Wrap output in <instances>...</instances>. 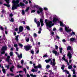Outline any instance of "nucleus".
<instances>
[{"label": "nucleus", "mask_w": 77, "mask_h": 77, "mask_svg": "<svg viewBox=\"0 0 77 77\" xmlns=\"http://www.w3.org/2000/svg\"><path fill=\"white\" fill-rule=\"evenodd\" d=\"M50 20H53V18L52 16H51L50 17Z\"/></svg>", "instance_id": "6e6d98bb"}, {"label": "nucleus", "mask_w": 77, "mask_h": 77, "mask_svg": "<svg viewBox=\"0 0 77 77\" xmlns=\"http://www.w3.org/2000/svg\"><path fill=\"white\" fill-rule=\"evenodd\" d=\"M65 55H64L62 58L63 60H64L67 63V65H69V63H68V61L67 60L65 59Z\"/></svg>", "instance_id": "1a4fd4ad"}, {"label": "nucleus", "mask_w": 77, "mask_h": 77, "mask_svg": "<svg viewBox=\"0 0 77 77\" xmlns=\"http://www.w3.org/2000/svg\"><path fill=\"white\" fill-rule=\"evenodd\" d=\"M10 58H11V57L10 56H8L7 58V61H8V62H9Z\"/></svg>", "instance_id": "a878e982"}, {"label": "nucleus", "mask_w": 77, "mask_h": 77, "mask_svg": "<svg viewBox=\"0 0 77 77\" xmlns=\"http://www.w3.org/2000/svg\"><path fill=\"white\" fill-rule=\"evenodd\" d=\"M9 16L11 17H13V16H14V15H13V14H12V13H11L10 14Z\"/></svg>", "instance_id": "a19ab883"}, {"label": "nucleus", "mask_w": 77, "mask_h": 77, "mask_svg": "<svg viewBox=\"0 0 77 77\" xmlns=\"http://www.w3.org/2000/svg\"><path fill=\"white\" fill-rule=\"evenodd\" d=\"M29 9H30V7H28L26 8V9L25 10V12H28V11L29 10Z\"/></svg>", "instance_id": "5701e85b"}, {"label": "nucleus", "mask_w": 77, "mask_h": 77, "mask_svg": "<svg viewBox=\"0 0 77 77\" xmlns=\"http://www.w3.org/2000/svg\"><path fill=\"white\" fill-rule=\"evenodd\" d=\"M23 29H24L23 28V27L20 26L19 27V31L20 32H22Z\"/></svg>", "instance_id": "f8f14e48"}, {"label": "nucleus", "mask_w": 77, "mask_h": 77, "mask_svg": "<svg viewBox=\"0 0 77 77\" xmlns=\"http://www.w3.org/2000/svg\"><path fill=\"white\" fill-rule=\"evenodd\" d=\"M14 20L13 18H11V20H10V21H11V22H14Z\"/></svg>", "instance_id": "79ce46f5"}, {"label": "nucleus", "mask_w": 77, "mask_h": 77, "mask_svg": "<svg viewBox=\"0 0 77 77\" xmlns=\"http://www.w3.org/2000/svg\"><path fill=\"white\" fill-rule=\"evenodd\" d=\"M27 77H30V75H29V74H27L26 75Z\"/></svg>", "instance_id": "774afa93"}, {"label": "nucleus", "mask_w": 77, "mask_h": 77, "mask_svg": "<svg viewBox=\"0 0 77 77\" xmlns=\"http://www.w3.org/2000/svg\"><path fill=\"white\" fill-rule=\"evenodd\" d=\"M31 53H32V54H34V51H33V50H31Z\"/></svg>", "instance_id": "de8ad7c7"}, {"label": "nucleus", "mask_w": 77, "mask_h": 77, "mask_svg": "<svg viewBox=\"0 0 77 77\" xmlns=\"http://www.w3.org/2000/svg\"><path fill=\"white\" fill-rule=\"evenodd\" d=\"M68 56L69 57V59H71V57H72V56L71 55V54L69 52L67 54Z\"/></svg>", "instance_id": "2eb2a0df"}, {"label": "nucleus", "mask_w": 77, "mask_h": 77, "mask_svg": "<svg viewBox=\"0 0 77 77\" xmlns=\"http://www.w3.org/2000/svg\"><path fill=\"white\" fill-rule=\"evenodd\" d=\"M72 49V48H71L70 46H69L67 47V50H71Z\"/></svg>", "instance_id": "4be33fe9"}, {"label": "nucleus", "mask_w": 77, "mask_h": 77, "mask_svg": "<svg viewBox=\"0 0 77 77\" xmlns=\"http://www.w3.org/2000/svg\"><path fill=\"white\" fill-rule=\"evenodd\" d=\"M45 23L46 24L47 29H48L50 31L51 29H49V28H51V27H52V26L54 25L53 23H52V21H48L47 19H45Z\"/></svg>", "instance_id": "f257e3e1"}, {"label": "nucleus", "mask_w": 77, "mask_h": 77, "mask_svg": "<svg viewBox=\"0 0 77 77\" xmlns=\"http://www.w3.org/2000/svg\"><path fill=\"white\" fill-rule=\"evenodd\" d=\"M40 21L41 24V26H42L44 25V24L43 23V21H42V19H40Z\"/></svg>", "instance_id": "dca6fc26"}, {"label": "nucleus", "mask_w": 77, "mask_h": 77, "mask_svg": "<svg viewBox=\"0 0 77 77\" xmlns=\"http://www.w3.org/2000/svg\"><path fill=\"white\" fill-rule=\"evenodd\" d=\"M17 68H22V66H20V65H17Z\"/></svg>", "instance_id": "58836bf2"}, {"label": "nucleus", "mask_w": 77, "mask_h": 77, "mask_svg": "<svg viewBox=\"0 0 77 77\" xmlns=\"http://www.w3.org/2000/svg\"><path fill=\"white\" fill-rule=\"evenodd\" d=\"M18 28H15V31H18Z\"/></svg>", "instance_id": "680f3d73"}, {"label": "nucleus", "mask_w": 77, "mask_h": 77, "mask_svg": "<svg viewBox=\"0 0 77 77\" xmlns=\"http://www.w3.org/2000/svg\"><path fill=\"white\" fill-rule=\"evenodd\" d=\"M18 57L19 58H22V57H23L22 54H21L20 55H18Z\"/></svg>", "instance_id": "bb28decb"}, {"label": "nucleus", "mask_w": 77, "mask_h": 77, "mask_svg": "<svg viewBox=\"0 0 77 77\" xmlns=\"http://www.w3.org/2000/svg\"><path fill=\"white\" fill-rule=\"evenodd\" d=\"M63 72H66L67 73V74H69V72L67 70H63Z\"/></svg>", "instance_id": "412c9836"}, {"label": "nucleus", "mask_w": 77, "mask_h": 77, "mask_svg": "<svg viewBox=\"0 0 77 77\" xmlns=\"http://www.w3.org/2000/svg\"><path fill=\"white\" fill-rule=\"evenodd\" d=\"M7 48H7V46H6L3 47L1 49V54H5V50H6Z\"/></svg>", "instance_id": "39448f33"}, {"label": "nucleus", "mask_w": 77, "mask_h": 77, "mask_svg": "<svg viewBox=\"0 0 77 77\" xmlns=\"http://www.w3.org/2000/svg\"><path fill=\"white\" fill-rule=\"evenodd\" d=\"M35 8H37L38 9L37 12L38 14H39L40 12L42 13V12L43 10H42V8L41 7H39L38 5H35Z\"/></svg>", "instance_id": "20e7f679"}, {"label": "nucleus", "mask_w": 77, "mask_h": 77, "mask_svg": "<svg viewBox=\"0 0 77 77\" xmlns=\"http://www.w3.org/2000/svg\"><path fill=\"white\" fill-rule=\"evenodd\" d=\"M2 71H3V73H4V74H5V73H6V71H5V69H4L3 66H2Z\"/></svg>", "instance_id": "aec40b11"}, {"label": "nucleus", "mask_w": 77, "mask_h": 77, "mask_svg": "<svg viewBox=\"0 0 77 77\" xmlns=\"http://www.w3.org/2000/svg\"><path fill=\"white\" fill-rule=\"evenodd\" d=\"M37 71L38 70H37V69H32L31 70L32 72H37Z\"/></svg>", "instance_id": "b1692460"}, {"label": "nucleus", "mask_w": 77, "mask_h": 77, "mask_svg": "<svg viewBox=\"0 0 77 77\" xmlns=\"http://www.w3.org/2000/svg\"><path fill=\"white\" fill-rule=\"evenodd\" d=\"M49 68H50V65H47L46 66V68L48 69Z\"/></svg>", "instance_id": "72a5a7b5"}, {"label": "nucleus", "mask_w": 77, "mask_h": 77, "mask_svg": "<svg viewBox=\"0 0 77 77\" xmlns=\"http://www.w3.org/2000/svg\"><path fill=\"white\" fill-rule=\"evenodd\" d=\"M22 15H24L25 14V12H24V10H22Z\"/></svg>", "instance_id": "ea45409f"}, {"label": "nucleus", "mask_w": 77, "mask_h": 77, "mask_svg": "<svg viewBox=\"0 0 77 77\" xmlns=\"http://www.w3.org/2000/svg\"><path fill=\"white\" fill-rule=\"evenodd\" d=\"M20 6H21L22 8H24V6H25V5H24V4L22 2H20Z\"/></svg>", "instance_id": "6ab92c4d"}, {"label": "nucleus", "mask_w": 77, "mask_h": 77, "mask_svg": "<svg viewBox=\"0 0 77 77\" xmlns=\"http://www.w3.org/2000/svg\"><path fill=\"white\" fill-rule=\"evenodd\" d=\"M21 64H23V63H24V60H21Z\"/></svg>", "instance_id": "49530a36"}, {"label": "nucleus", "mask_w": 77, "mask_h": 77, "mask_svg": "<svg viewBox=\"0 0 77 77\" xmlns=\"http://www.w3.org/2000/svg\"><path fill=\"white\" fill-rule=\"evenodd\" d=\"M18 45L19 46H20V47H21V48H22V47H23V45L21 44L20 43H19L18 44Z\"/></svg>", "instance_id": "c756f323"}, {"label": "nucleus", "mask_w": 77, "mask_h": 77, "mask_svg": "<svg viewBox=\"0 0 77 77\" xmlns=\"http://www.w3.org/2000/svg\"><path fill=\"white\" fill-rule=\"evenodd\" d=\"M55 47L56 49L57 50V49H58V46H57V45H55Z\"/></svg>", "instance_id": "bf43d9fd"}, {"label": "nucleus", "mask_w": 77, "mask_h": 77, "mask_svg": "<svg viewBox=\"0 0 77 77\" xmlns=\"http://www.w3.org/2000/svg\"><path fill=\"white\" fill-rule=\"evenodd\" d=\"M57 21H58V19L57 18V16L56 15H53V22H56Z\"/></svg>", "instance_id": "6e6552de"}, {"label": "nucleus", "mask_w": 77, "mask_h": 77, "mask_svg": "<svg viewBox=\"0 0 77 77\" xmlns=\"http://www.w3.org/2000/svg\"><path fill=\"white\" fill-rule=\"evenodd\" d=\"M52 53L54 54L55 56H59V53H58L57 51H56L55 50H53L52 51Z\"/></svg>", "instance_id": "9d476101"}, {"label": "nucleus", "mask_w": 77, "mask_h": 77, "mask_svg": "<svg viewBox=\"0 0 77 77\" xmlns=\"http://www.w3.org/2000/svg\"><path fill=\"white\" fill-rule=\"evenodd\" d=\"M51 60V59H49L48 60H45V62L47 63L49 62L50 61H51V63H50V65H51L52 66V67L53 68H55V69H56V66H55L56 65V62H55V59H53V62H52Z\"/></svg>", "instance_id": "7ed1b4c3"}, {"label": "nucleus", "mask_w": 77, "mask_h": 77, "mask_svg": "<svg viewBox=\"0 0 77 77\" xmlns=\"http://www.w3.org/2000/svg\"><path fill=\"white\" fill-rule=\"evenodd\" d=\"M43 57H47V54H46L43 56Z\"/></svg>", "instance_id": "8fccbe9b"}, {"label": "nucleus", "mask_w": 77, "mask_h": 77, "mask_svg": "<svg viewBox=\"0 0 77 77\" xmlns=\"http://www.w3.org/2000/svg\"><path fill=\"white\" fill-rule=\"evenodd\" d=\"M69 27H65V30L67 32H71V29H69Z\"/></svg>", "instance_id": "9b49d317"}, {"label": "nucleus", "mask_w": 77, "mask_h": 77, "mask_svg": "<svg viewBox=\"0 0 77 77\" xmlns=\"http://www.w3.org/2000/svg\"><path fill=\"white\" fill-rule=\"evenodd\" d=\"M33 36L34 37H36L37 35L36 34V33H34Z\"/></svg>", "instance_id": "c03bdc74"}, {"label": "nucleus", "mask_w": 77, "mask_h": 77, "mask_svg": "<svg viewBox=\"0 0 77 77\" xmlns=\"http://www.w3.org/2000/svg\"><path fill=\"white\" fill-rule=\"evenodd\" d=\"M0 29L2 30H3V28L2 26H0Z\"/></svg>", "instance_id": "69168bd1"}, {"label": "nucleus", "mask_w": 77, "mask_h": 77, "mask_svg": "<svg viewBox=\"0 0 77 77\" xmlns=\"http://www.w3.org/2000/svg\"><path fill=\"white\" fill-rule=\"evenodd\" d=\"M39 53V50H37L36 51V54H38Z\"/></svg>", "instance_id": "13d9d810"}, {"label": "nucleus", "mask_w": 77, "mask_h": 77, "mask_svg": "<svg viewBox=\"0 0 77 77\" xmlns=\"http://www.w3.org/2000/svg\"><path fill=\"white\" fill-rule=\"evenodd\" d=\"M5 1H6V3H8V4H4V5L5 6H7L8 8H10L11 5L9 4V0H5Z\"/></svg>", "instance_id": "0eeeda50"}, {"label": "nucleus", "mask_w": 77, "mask_h": 77, "mask_svg": "<svg viewBox=\"0 0 77 77\" xmlns=\"http://www.w3.org/2000/svg\"><path fill=\"white\" fill-rule=\"evenodd\" d=\"M51 35H52V36H53L54 35V32H53V31H52L51 33Z\"/></svg>", "instance_id": "a18cd8bd"}, {"label": "nucleus", "mask_w": 77, "mask_h": 77, "mask_svg": "<svg viewBox=\"0 0 77 77\" xmlns=\"http://www.w3.org/2000/svg\"><path fill=\"white\" fill-rule=\"evenodd\" d=\"M32 47L30 45H28V46H24V48L26 51L29 50Z\"/></svg>", "instance_id": "423d86ee"}, {"label": "nucleus", "mask_w": 77, "mask_h": 77, "mask_svg": "<svg viewBox=\"0 0 77 77\" xmlns=\"http://www.w3.org/2000/svg\"><path fill=\"white\" fill-rule=\"evenodd\" d=\"M44 10H45V11H47V10H48V8H46V7H44Z\"/></svg>", "instance_id": "09e8293b"}, {"label": "nucleus", "mask_w": 77, "mask_h": 77, "mask_svg": "<svg viewBox=\"0 0 77 77\" xmlns=\"http://www.w3.org/2000/svg\"><path fill=\"white\" fill-rule=\"evenodd\" d=\"M42 68V66L41 64H38V66H34V68L35 69H37L38 68Z\"/></svg>", "instance_id": "ddd939ff"}, {"label": "nucleus", "mask_w": 77, "mask_h": 77, "mask_svg": "<svg viewBox=\"0 0 77 77\" xmlns=\"http://www.w3.org/2000/svg\"><path fill=\"white\" fill-rule=\"evenodd\" d=\"M19 75L20 77H23V75H21L20 74H19Z\"/></svg>", "instance_id": "052dcab7"}, {"label": "nucleus", "mask_w": 77, "mask_h": 77, "mask_svg": "<svg viewBox=\"0 0 77 77\" xmlns=\"http://www.w3.org/2000/svg\"><path fill=\"white\" fill-rule=\"evenodd\" d=\"M26 29L27 30H30V28L28 26H26Z\"/></svg>", "instance_id": "3c124183"}, {"label": "nucleus", "mask_w": 77, "mask_h": 77, "mask_svg": "<svg viewBox=\"0 0 77 77\" xmlns=\"http://www.w3.org/2000/svg\"><path fill=\"white\" fill-rule=\"evenodd\" d=\"M35 22L37 24V27H39L40 25H41V24H40V22L39 21H38L37 22H36V18L34 20Z\"/></svg>", "instance_id": "4468645a"}, {"label": "nucleus", "mask_w": 77, "mask_h": 77, "mask_svg": "<svg viewBox=\"0 0 77 77\" xmlns=\"http://www.w3.org/2000/svg\"><path fill=\"white\" fill-rule=\"evenodd\" d=\"M72 35H75V32H72Z\"/></svg>", "instance_id": "e2e57ef3"}, {"label": "nucleus", "mask_w": 77, "mask_h": 77, "mask_svg": "<svg viewBox=\"0 0 77 77\" xmlns=\"http://www.w3.org/2000/svg\"><path fill=\"white\" fill-rule=\"evenodd\" d=\"M62 42H66V40L65 39H63L62 40Z\"/></svg>", "instance_id": "5fc2aeb1"}, {"label": "nucleus", "mask_w": 77, "mask_h": 77, "mask_svg": "<svg viewBox=\"0 0 77 77\" xmlns=\"http://www.w3.org/2000/svg\"><path fill=\"white\" fill-rule=\"evenodd\" d=\"M60 26H63V22L60 21Z\"/></svg>", "instance_id": "cd10ccee"}, {"label": "nucleus", "mask_w": 77, "mask_h": 77, "mask_svg": "<svg viewBox=\"0 0 77 77\" xmlns=\"http://www.w3.org/2000/svg\"><path fill=\"white\" fill-rule=\"evenodd\" d=\"M30 76H31V77H36V75H33L32 74H30Z\"/></svg>", "instance_id": "473e14b6"}, {"label": "nucleus", "mask_w": 77, "mask_h": 77, "mask_svg": "<svg viewBox=\"0 0 77 77\" xmlns=\"http://www.w3.org/2000/svg\"><path fill=\"white\" fill-rule=\"evenodd\" d=\"M5 33L6 34H8V31H6V30H7V27H6L5 28Z\"/></svg>", "instance_id": "c85d7f7f"}, {"label": "nucleus", "mask_w": 77, "mask_h": 77, "mask_svg": "<svg viewBox=\"0 0 77 77\" xmlns=\"http://www.w3.org/2000/svg\"><path fill=\"white\" fill-rule=\"evenodd\" d=\"M10 74L11 76H14V74L13 73H10Z\"/></svg>", "instance_id": "864d4df0"}, {"label": "nucleus", "mask_w": 77, "mask_h": 77, "mask_svg": "<svg viewBox=\"0 0 77 77\" xmlns=\"http://www.w3.org/2000/svg\"><path fill=\"white\" fill-rule=\"evenodd\" d=\"M72 65H70V66H68V68L69 69H71V68H72Z\"/></svg>", "instance_id": "2f4dec72"}, {"label": "nucleus", "mask_w": 77, "mask_h": 77, "mask_svg": "<svg viewBox=\"0 0 77 77\" xmlns=\"http://www.w3.org/2000/svg\"><path fill=\"white\" fill-rule=\"evenodd\" d=\"M60 49V53H62V48H59Z\"/></svg>", "instance_id": "7c9ffc66"}, {"label": "nucleus", "mask_w": 77, "mask_h": 77, "mask_svg": "<svg viewBox=\"0 0 77 77\" xmlns=\"http://www.w3.org/2000/svg\"><path fill=\"white\" fill-rule=\"evenodd\" d=\"M25 39L26 42H29V38H26Z\"/></svg>", "instance_id": "4c0bfd02"}, {"label": "nucleus", "mask_w": 77, "mask_h": 77, "mask_svg": "<svg viewBox=\"0 0 77 77\" xmlns=\"http://www.w3.org/2000/svg\"><path fill=\"white\" fill-rule=\"evenodd\" d=\"M64 68H65V66L64 65H63L61 67V69H64Z\"/></svg>", "instance_id": "f704fd0d"}, {"label": "nucleus", "mask_w": 77, "mask_h": 77, "mask_svg": "<svg viewBox=\"0 0 77 77\" xmlns=\"http://www.w3.org/2000/svg\"><path fill=\"white\" fill-rule=\"evenodd\" d=\"M76 39L73 37L70 38V40L71 42H74L75 40Z\"/></svg>", "instance_id": "a211bd4d"}, {"label": "nucleus", "mask_w": 77, "mask_h": 77, "mask_svg": "<svg viewBox=\"0 0 77 77\" xmlns=\"http://www.w3.org/2000/svg\"><path fill=\"white\" fill-rule=\"evenodd\" d=\"M19 1L18 0H13V7H12V10L16 9L17 7H20V5L18 4Z\"/></svg>", "instance_id": "f03ea898"}, {"label": "nucleus", "mask_w": 77, "mask_h": 77, "mask_svg": "<svg viewBox=\"0 0 77 77\" xmlns=\"http://www.w3.org/2000/svg\"><path fill=\"white\" fill-rule=\"evenodd\" d=\"M59 30L60 31H62L63 29L62 28H60Z\"/></svg>", "instance_id": "603ef678"}, {"label": "nucleus", "mask_w": 77, "mask_h": 77, "mask_svg": "<svg viewBox=\"0 0 77 77\" xmlns=\"http://www.w3.org/2000/svg\"><path fill=\"white\" fill-rule=\"evenodd\" d=\"M72 71L73 72V74H75V70L73 69V70Z\"/></svg>", "instance_id": "338daca9"}, {"label": "nucleus", "mask_w": 77, "mask_h": 77, "mask_svg": "<svg viewBox=\"0 0 77 77\" xmlns=\"http://www.w3.org/2000/svg\"><path fill=\"white\" fill-rule=\"evenodd\" d=\"M19 37V35H17V36H15L16 38L15 39L17 41H18V37Z\"/></svg>", "instance_id": "393cba45"}, {"label": "nucleus", "mask_w": 77, "mask_h": 77, "mask_svg": "<svg viewBox=\"0 0 77 77\" xmlns=\"http://www.w3.org/2000/svg\"><path fill=\"white\" fill-rule=\"evenodd\" d=\"M30 40L31 42H33V39L32 38H31L30 39Z\"/></svg>", "instance_id": "4d7b16f0"}, {"label": "nucleus", "mask_w": 77, "mask_h": 77, "mask_svg": "<svg viewBox=\"0 0 77 77\" xmlns=\"http://www.w3.org/2000/svg\"><path fill=\"white\" fill-rule=\"evenodd\" d=\"M10 56H13V52H11L10 53Z\"/></svg>", "instance_id": "e433bc0d"}, {"label": "nucleus", "mask_w": 77, "mask_h": 77, "mask_svg": "<svg viewBox=\"0 0 77 77\" xmlns=\"http://www.w3.org/2000/svg\"><path fill=\"white\" fill-rule=\"evenodd\" d=\"M33 12H35V10H32L31 11V13H32Z\"/></svg>", "instance_id": "0e129e2a"}, {"label": "nucleus", "mask_w": 77, "mask_h": 77, "mask_svg": "<svg viewBox=\"0 0 77 77\" xmlns=\"http://www.w3.org/2000/svg\"><path fill=\"white\" fill-rule=\"evenodd\" d=\"M10 70L11 72H13V70H14V66H12L11 67Z\"/></svg>", "instance_id": "f3484780"}, {"label": "nucleus", "mask_w": 77, "mask_h": 77, "mask_svg": "<svg viewBox=\"0 0 77 77\" xmlns=\"http://www.w3.org/2000/svg\"><path fill=\"white\" fill-rule=\"evenodd\" d=\"M6 68H7V69H9V65H7L5 66Z\"/></svg>", "instance_id": "37998d69"}, {"label": "nucleus", "mask_w": 77, "mask_h": 77, "mask_svg": "<svg viewBox=\"0 0 77 77\" xmlns=\"http://www.w3.org/2000/svg\"><path fill=\"white\" fill-rule=\"evenodd\" d=\"M14 47L16 48H17V47H18V45L17 44H14Z\"/></svg>", "instance_id": "c9c22d12"}]
</instances>
